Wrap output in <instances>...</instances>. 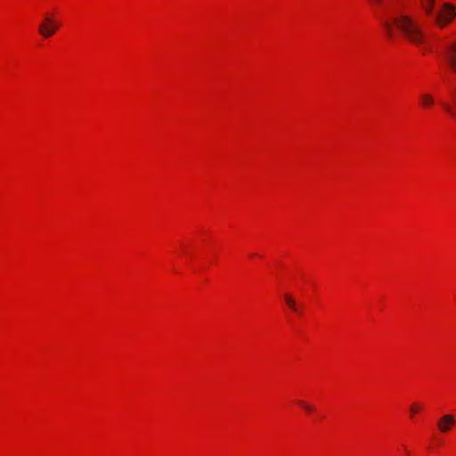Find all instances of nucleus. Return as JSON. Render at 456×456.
<instances>
[{"label": "nucleus", "mask_w": 456, "mask_h": 456, "mask_svg": "<svg viewBox=\"0 0 456 456\" xmlns=\"http://www.w3.org/2000/svg\"><path fill=\"white\" fill-rule=\"evenodd\" d=\"M285 301L289 307L294 312H299L298 306L295 301V299L289 294L284 295Z\"/></svg>", "instance_id": "6"}, {"label": "nucleus", "mask_w": 456, "mask_h": 456, "mask_svg": "<svg viewBox=\"0 0 456 456\" xmlns=\"http://www.w3.org/2000/svg\"><path fill=\"white\" fill-rule=\"evenodd\" d=\"M443 107H444V109L448 113H450L452 117H455V116H456V115H455V113L453 112V110H452V107H451L448 103L444 102V103H443Z\"/></svg>", "instance_id": "12"}, {"label": "nucleus", "mask_w": 456, "mask_h": 456, "mask_svg": "<svg viewBox=\"0 0 456 456\" xmlns=\"http://www.w3.org/2000/svg\"><path fill=\"white\" fill-rule=\"evenodd\" d=\"M369 2L375 9L386 8V0H369Z\"/></svg>", "instance_id": "8"}, {"label": "nucleus", "mask_w": 456, "mask_h": 456, "mask_svg": "<svg viewBox=\"0 0 456 456\" xmlns=\"http://www.w3.org/2000/svg\"><path fill=\"white\" fill-rule=\"evenodd\" d=\"M422 106L428 107L434 103V98L429 94H422L420 95Z\"/></svg>", "instance_id": "7"}, {"label": "nucleus", "mask_w": 456, "mask_h": 456, "mask_svg": "<svg viewBox=\"0 0 456 456\" xmlns=\"http://www.w3.org/2000/svg\"><path fill=\"white\" fill-rule=\"evenodd\" d=\"M396 28L404 37L414 45H420L423 41V34L418 25L408 16L400 15L393 19Z\"/></svg>", "instance_id": "2"}, {"label": "nucleus", "mask_w": 456, "mask_h": 456, "mask_svg": "<svg viewBox=\"0 0 456 456\" xmlns=\"http://www.w3.org/2000/svg\"><path fill=\"white\" fill-rule=\"evenodd\" d=\"M445 60L451 68L456 71V42L451 44L445 53Z\"/></svg>", "instance_id": "5"}, {"label": "nucleus", "mask_w": 456, "mask_h": 456, "mask_svg": "<svg viewBox=\"0 0 456 456\" xmlns=\"http://www.w3.org/2000/svg\"><path fill=\"white\" fill-rule=\"evenodd\" d=\"M421 410V405L418 403H413L410 407V416L411 418H413L414 415Z\"/></svg>", "instance_id": "10"}, {"label": "nucleus", "mask_w": 456, "mask_h": 456, "mask_svg": "<svg viewBox=\"0 0 456 456\" xmlns=\"http://www.w3.org/2000/svg\"><path fill=\"white\" fill-rule=\"evenodd\" d=\"M60 26L61 24L58 21H56L50 15L46 14L45 16L44 22H42L38 27V32L43 37L48 38L53 36Z\"/></svg>", "instance_id": "3"}, {"label": "nucleus", "mask_w": 456, "mask_h": 456, "mask_svg": "<svg viewBox=\"0 0 456 456\" xmlns=\"http://www.w3.org/2000/svg\"><path fill=\"white\" fill-rule=\"evenodd\" d=\"M435 2L436 0H421V7L428 16L434 18V21L437 26L443 28L455 18L456 10L452 4L445 3L443 4L442 9L435 14Z\"/></svg>", "instance_id": "1"}, {"label": "nucleus", "mask_w": 456, "mask_h": 456, "mask_svg": "<svg viewBox=\"0 0 456 456\" xmlns=\"http://www.w3.org/2000/svg\"><path fill=\"white\" fill-rule=\"evenodd\" d=\"M382 23H383V26H384L387 35L392 38L394 37V32H393L392 26H391L390 22L387 20H383Z\"/></svg>", "instance_id": "9"}, {"label": "nucleus", "mask_w": 456, "mask_h": 456, "mask_svg": "<svg viewBox=\"0 0 456 456\" xmlns=\"http://www.w3.org/2000/svg\"><path fill=\"white\" fill-rule=\"evenodd\" d=\"M298 404L300 406H302L307 412H312V411H314V407H312L311 405L307 404L304 401H298Z\"/></svg>", "instance_id": "11"}, {"label": "nucleus", "mask_w": 456, "mask_h": 456, "mask_svg": "<svg viewBox=\"0 0 456 456\" xmlns=\"http://www.w3.org/2000/svg\"><path fill=\"white\" fill-rule=\"evenodd\" d=\"M455 424V417L452 414H444L437 421V428L440 432L447 433Z\"/></svg>", "instance_id": "4"}]
</instances>
